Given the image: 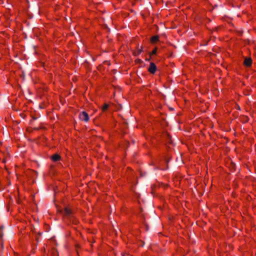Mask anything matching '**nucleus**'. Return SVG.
Instances as JSON below:
<instances>
[{"mask_svg": "<svg viewBox=\"0 0 256 256\" xmlns=\"http://www.w3.org/2000/svg\"><path fill=\"white\" fill-rule=\"evenodd\" d=\"M79 118L80 120L86 122H88L89 120L88 115L85 112H80L79 115Z\"/></svg>", "mask_w": 256, "mask_h": 256, "instance_id": "1", "label": "nucleus"}, {"mask_svg": "<svg viewBox=\"0 0 256 256\" xmlns=\"http://www.w3.org/2000/svg\"><path fill=\"white\" fill-rule=\"evenodd\" d=\"M156 70V67L155 64L154 62H151L148 69V72L153 74L155 73Z\"/></svg>", "mask_w": 256, "mask_h": 256, "instance_id": "2", "label": "nucleus"}, {"mask_svg": "<svg viewBox=\"0 0 256 256\" xmlns=\"http://www.w3.org/2000/svg\"><path fill=\"white\" fill-rule=\"evenodd\" d=\"M252 60L250 58H247L244 60V64L247 66H248L252 64Z\"/></svg>", "mask_w": 256, "mask_h": 256, "instance_id": "3", "label": "nucleus"}, {"mask_svg": "<svg viewBox=\"0 0 256 256\" xmlns=\"http://www.w3.org/2000/svg\"><path fill=\"white\" fill-rule=\"evenodd\" d=\"M52 158L53 161L56 162L60 159V156L58 154H54L52 156Z\"/></svg>", "mask_w": 256, "mask_h": 256, "instance_id": "4", "label": "nucleus"}, {"mask_svg": "<svg viewBox=\"0 0 256 256\" xmlns=\"http://www.w3.org/2000/svg\"><path fill=\"white\" fill-rule=\"evenodd\" d=\"M158 36H152L151 38L150 41H151V42L154 43V42H158Z\"/></svg>", "mask_w": 256, "mask_h": 256, "instance_id": "5", "label": "nucleus"}, {"mask_svg": "<svg viewBox=\"0 0 256 256\" xmlns=\"http://www.w3.org/2000/svg\"><path fill=\"white\" fill-rule=\"evenodd\" d=\"M108 104H104L102 106V110L103 112H104L105 110H106L108 109Z\"/></svg>", "mask_w": 256, "mask_h": 256, "instance_id": "6", "label": "nucleus"}, {"mask_svg": "<svg viewBox=\"0 0 256 256\" xmlns=\"http://www.w3.org/2000/svg\"><path fill=\"white\" fill-rule=\"evenodd\" d=\"M66 214H68L70 213V210L68 208H66L64 210Z\"/></svg>", "mask_w": 256, "mask_h": 256, "instance_id": "7", "label": "nucleus"}, {"mask_svg": "<svg viewBox=\"0 0 256 256\" xmlns=\"http://www.w3.org/2000/svg\"><path fill=\"white\" fill-rule=\"evenodd\" d=\"M156 50H157L156 48V49L152 51V54H156Z\"/></svg>", "mask_w": 256, "mask_h": 256, "instance_id": "8", "label": "nucleus"}]
</instances>
